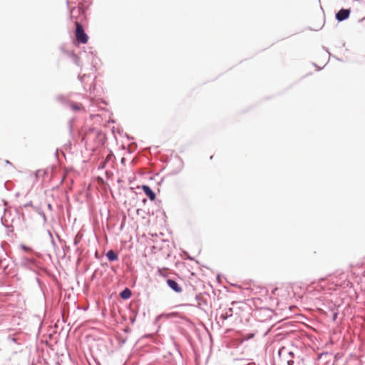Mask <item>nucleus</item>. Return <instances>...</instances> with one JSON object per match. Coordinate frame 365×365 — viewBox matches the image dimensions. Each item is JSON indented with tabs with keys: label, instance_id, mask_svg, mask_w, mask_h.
I'll return each instance as SVG.
<instances>
[{
	"label": "nucleus",
	"instance_id": "obj_1",
	"mask_svg": "<svg viewBox=\"0 0 365 365\" xmlns=\"http://www.w3.org/2000/svg\"><path fill=\"white\" fill-rule=\"evenodd\" d=\"M78 78L81 81L83 90L92 94L96 89L95 79L96 76L92 73L78 75Z\"/></svg>",
	"mask_w": 365,
	"mask_h": 365
},
{
	"label": "nucleus",
	"instance_id": "obj_2",
	"mask_svg": "<svg viewBox=\"0 0 365 365\" xmlns=\"http://www.w3.org/2000/svg\"><path fill=\"white\" fill-rule=\"evenodd\" d=\"M75 38L76 40L80 43L85 44L88 41V36L85 32L83 26L78 21H75Z\"/></svg>",
	"mask_w": 365,
	"mask_h": 365
},
{
	"label": "nucleus",
	"instance_id": "obj_3",
	"mask_svg": "<svg viewBox=\"0 0 365 365\" xmlns=\"http://www.w3.org/2000/svg\"><path fill=\"white\" fill-rule=\"evenodd\" d=\"M19 264L21 267L29 269L36 272V269L38 268V262L36 259L31 257H28L26 256H22L20 259Z\"/></svg>",
	"mask_w": 365,
	"mask_h": 365
},
{
	"label": "nucleus",
	"instance_id": "obj_4",
	"mask_svg": "<svg viewBox=\"0 0 365 365\" xmlns=\"http://www.w3.org/2000/svg\"><path fill=\"white\" fill-rule=\"evenodd\" d=\"M348 276L346 273L342 272L339 275H336L332 278L333 283L335 284L336 286L346 287L349 285L350 282L348 280Z\"/></svg>",
	"mask_w": 365,
	"mask_h": 365
},
{
	"label": "nucleus",
	"instance_id": "obj_5",
	"mask_svg": "<svg viewBox=\"0 0 365 365\" xmlns=\"http://www.w3.org/2000/svg\"><path fill=\"white\" fill-rule=\"evenodd\" d=\"M168 315L171 317H176L178 319H179V320L177 321L179 323H182L190 328L194 327V323L189 318H187L186 316L183 314H180L177 312H172Z\"/></svg>",
	"mask_w": 365,
	"mask_h": 365
},
{
	"label": "nucleus",
	"instance_id": "obj_6",
	"mask_svg": "<svg viewBox=\"0 0 365 365\" xmlns=\"http://www.w3.org/2000/svg\"><path fill=\"white\" fill-rule=\"evenodd\" d=\"M351 9H341L335 14V19L338 22H341L350 16Z\"/></svg>",
	"mask_w": 365,
	"mask_h": 365
},
{
	"label": "nucleus",
	"instance_id": "obj_7",
	"mask_svg": "<svg viewBox=\"0 0 365 365\" xmlns=\"http://www.w3.org/2000/svg\"><path fill=\"white\" fill-rule=\"evenodd\" d=\"M166 284L170 289H171L175 293H180L182 292V287L178 282L174 279L168 278L166 279Z\"/></svg>",
	"mask_w": 365,
	"mask_h": 365
},
{
	"label": "nucleus",
	"instance_id": "obj_8",
	"mask_svg": "<svg viewBox=\"0 0 365 365\" xmlns=\"http://www.w3.org/2000/svg\"><path fill=\"white\" fill-rule=\"evenodd\" d=\"M61 50L64 53H66L68 56H69L73 62L78 66H81V63H80V58L79 57L74 53L73 51H69V50H66L65 49V48L63 46H61Z\"/></svg>",
	"mask_w": 365,
	"mask_h": 365
},
{
	"label": "nucleus",
	"instance_id": "obj_9",
	"mask_svg": "<svg viewBox=\"0 0 365 365\" xmlns=\"http://www.w3.org/2000/svg\"><path fill=\"white\" fill-rule=\"evenodd\" d=\"M141 188L145 193V195L149 198L150 201H153L156 198L155 192L152 190V188L148 185H143Z\"/></svg>",
	"mask_w": 365,
	"mask_h": 365
},
{
	"label": "nucleus",
	"instance_id": "obj_10",
	"mask_svg": "<svg viewBox=\"0 0 365 365\" xmlns=\"http://www.w3.org/2000/svg\"><path fill=\"white\" fill-rule=\"evenodd\" d=\"M56 101L61 103L63 107H68L71 101L70 100V97L68 96H65L63 94H58L56 96Z\"/></svg>",
	"mask_w": 365,
	"mask_h": 365
},
{
	"label": "nucleus",
	"instance_id": "obj_11",
	"mask_svg": "<svg viewBox=\"0 0 365 365\" xmlns=\"http://www.w3.org/2000/svg\"><path fill=\"white\" fill-rule=\"evenodd\" d=\"M8 212H9L8 210L5 209V210H4V216H5V217H2L1 218V222L2 225L4 226L6 228L7 232H12L14 231V225L12 224H9L8 223V220L6 218V215Z\"/></svg>",
	"mask_w": 365,
	"mask_h": 365
},
{
	"label": "nucleus",
	"instance_id": "obj_12",
	"mask_svg": "<svg viewBox=\"0 0 365 365\" xmlns=\"http://www.w3.org/2000/svg\"><path fill=\"white\" fill-rule=\"evenodd\" d=\"M233 315V309L232 308H227L225 309L222 311V313L220 316V319H222V322L227 320V319L232 317Z\"/></svg>",
	"mask_w": 365,
	"mask_h": 365
},
{
	"label": "nucleus",
	"instance_id": "obj_13",
	"mask_svg": "<svg viewBox=\"0 0 365 365\" xmlns=\"http://www.w3.org/2000/svg\"><path fill=\"white\" fill-rule=\"evenodd\" d=\"M119 296L122 299L127 300L131 297L132 291L129 288L125 287L119 293Z\"/></svg>",
	"mask_w": 365,
	"mask_h": 365
},
{
	"label": "nucleus",
	"instance_id": "obj_14",
	"mask_svg": "<svg viewBox=\"0 0 365 365\" xmlns=\"http://www.w3.org/2000/svg\"><path fill=\"white\" fill-rule=\"evenodd\" d=\"M106 256L109 262H115L118 259V255L113 250H108Z\"/></svg>",
	"mask_w": 365,
	"mask_h": 365
},
{
	"label": "nucleus",
	"instance_id": "obj_15",
	"mask_svg": "<svg viewBox=\"0 0 365 365\" xmlns=\"http://www.w3.org/2000/svg\"><path fill=\"white\" fill-rule=\"evenodd\" d=\"M353 274L356 276V277H360L361 281L363 280V278H365V267L361 268L359 267L353 271Z\"/></svg>",
	"mask_w": 365,
	"mask_h": 365
},
{
	"label": "nucleus",
	"instance_id": "obj_16",
	"mask_svg": "<svg viewBox=\"0 0 365 365\" xmlns=\"http://www.w3.org/2000/svg\"><path fill=\"white\" fill-rule=\"evenodd\" d=\"M333 309H331V312H330L331 318L332 321H336L339 314V305L336 306V304H332Z\"/></svg>",
	"mask_w": 365,
	"mask_h": 365
},
{
	"label": "nucleus",
	"instance_id": "obj_17",
	"mask_svg": "<svg viewBox=\"0 0 365 365\" xmlns=\"http://www.w3.org/2000/svg\"><path fill=\"white\" fill-rule=\"evenodd\" d=\"M68 107L74 112L79 111L82 109L83 106L81 103H76L71 101Z\"/></svg>",
	"mask_w": 365,
	"mask_h": 365
},
{
	"label": "nucleus",
	"instance_id": "obj_18",
	"mask_svg": "<svg viewBox=\"0 0 365 365\" xmlns=\"http://www.w3.org/2000/svg\"><path fill=\"white\" fill-rule=\"evenodd\" d=\"M34 210L42 217L43 222H46L47 221V217L44 212L41 209L40 207H34Z\"/></svg>",
	"mask_w": 365,
	"mask_h": 365
},
{
	"label": "nucleus",
	"instance_id": "obj_19",
	"mask_svg": "<svg viewBox=\"0 0 365 365\" xmlns=\"http://www.w3.org/2000/svg\"><path fill=\"white\" fill-rule=\"evenodd\" d=\"M195 300L198 302L199 307H201L202 305H207V301L205 299H203L201 294H197L195 296Z\"/></svg>",
	"mask_w": 365,
	"mask_h": 365
},
{
	"label": "nucleus",
	"instance_id": "obj_20",
	"mask_svg": "<svg viewBox=\"0 0 365 365\" xmlns=\"http://www.w3.org/2000/svg\"><path fill=\"white\" fill-rule=\"evenodd\" d=\"M15 212L19 220H22L24 222L26 221L25 215L23 212H20L19 208L15 209Z\"/></svg>",
	"mask_w": 365,
	"mask_h": 365
},
{
	"label": "nucleus",
	"instance_id": "obj_21",
	"mask_svg": "<svg viewBox=\"0 0 365 365\" xmlns=\"http://www.w3.org/2000/svg\"><path fill=\"white\" fill-rule=\"evenodd\" d=\"M82 237L83 235H81L80 232H78L73 239V245L77 246L80 243Z\"/></svg>",
	"mask_w": 365,
	"mask_h": 365
},
{
	"label": "nucleus",
	"instance_id": "obj_22",
	"mask_svg": "<svg viewBox=\"0 0 365 365\" xmlns=\"http://www.w3.org/2000/svg\"><path fill=\"white\" fill-rule=\"evenodd\" d=\"M6 317V314L4 310H2L1 307H0V327L5 322Z\"/></svg>",
	"mask_w": 365,
	"mask_h": 365
},
{
	"label": "nucleus",
	"instance_id": "obj_23",
	"mask_svg": "<svg viewBox=\"0 0 365 365\" xmlns=\"http://www.w3.org/2000/svg\"><path fill=\"white\" fill-rule=\"evenodd\" d=\"M255 333H247L243 334L242 338L244 340H250L252 339L255 336Z\"/></svg>",
	"mask_w": 365,
	"mask_h": 365
},
{
	"label": "nucleus",
	"instance_id": "obj_24",
	"mask_svg": "<svg viewBox=\"0 0 365 365\" xmlns=\"http://www.w3.org/2000/svg\"><path fill=\"white\" fill-rule=\"evenodd\" d=\"M20 247L24 251V252H33V250L32 248H31L30 247H28L24 244H21L20 245Z\"/></svg>",
	"mask_w": 365,
	"mask_h": 365
},
{
	"label": "nucleus",
	"instance_id": "obj_25",
	"mask_svg": "<svg viewBox=\"0 0 365 365\" xmlns=\"http://www.w3.org/2000/svg\"><path fill=\"white\" fill-rule=\"evenodd\" d=\"M72 122H73L72 119L69 120L68 122L70 133H72V132H73Z\"/></svg>",
	"mask_w": 365,
	"mask_h": 365
},
{
	"label": "nucleus",
	"instance_id": "obj_26",
	"mask_svg": "<svg viewBox=\"0 0 365 365\" xmlns=\"http://www.w3.org/2000/svg\"><path fill=\"white\" fill-rule=\"evenodd\" d=\"M31 207L34 208V207H35L34 205H33V202L31 200H30L29 202L25 203L24 205H23V207Z\"/></svg>",
	"mask_w": 365,
	"mask_h": 365
},
{
	"label": "nucleus",
	"instance_id": "obj_27",
	"mask_svg": "<svg viewBox=\"0 0 365 365\" xmlns=\"http://www.w3.org/2000/svg\"><path fill=\"white\" fill-rule=\"evenodd\" d=\"M106 161L101 162L98 165V169H103L106 167Z\"/></svg>",
	"mask_w": 365,
	"mask_h": 365
},
{
	"label": "nucleus",
	"instance_id": "obj_28",
	"mask_svg": "<svg viewBox=\"0 0 365 365\" xmlns=\"http://www.w3.org/2000/svg\"><path fill=\"white\" fill-rule=\"evenodd\" d=\"M8 339H9V340H11V341H12L13 342H15V343H16V341H17V339H16L14 336H11V335H9V336H8Z\"/></svg>",
	"mask_w": 365,
	"mask_h": 365
},
{
	"label": "nucleus",
	"instance_id": "obj_29",
	"mask_svg": "<svg viewBox=\"0 0 365 365\" xmlns=\"http://www.w3.org/2000/svg\"><path fill=\"white\" fill-rule=\"evenodd\" d=\"M135 318H136V314L132 317L130 318V323L131 324H133L135 321Z\"/></svg>",
	"mask_w": 365,
	"mask_h": 365
},
{
	"label": "nucleus",
	"instance_id": "obj_30",
	"mask_svg": "<svg viewBox=\"0 0 365 365\" xmlns=\"http://www.w3.org/2000/svg\"><path fill=\"white\" fill-rule=\"evenodd\" d=\"M332 304H334L332 302H330L328 304V308H329L330 312H331V309H334L333 307H332Z\"/></svg>",
	"mask_w": 365,
	"mask_h": 365
},
{
	"label": "nucleus",
	"instance_id": "obj_31",
	"mask_svg": "<svg viewBox=\"0 0 365 365\" xmlns=\"http://www.w3.org/2000/svg\"><path fill=\"white\" fill-rule=\"evenodd\" d=\"M294 362L292 359H289L287 362V365H294Z\"/></svg>",
	"mask_w": 365,
	"mask_h": 365
},
{
	"label": "nucleus",
	"instance_id": "obj_32",
	"mask_svg": "<svg viewBox=\"0 0 365 365\" xmlns=\"http://www.w3.org/2000/svg\"><path fill=\"white\" fill-rule=\"evenodd\" d=\"M113 157V154L112 153H110L108 156H107V159L106 160H109L110 159H111Z\"/></svg>",
	"mask_w": 365,
	"mask_h": 365
},
{
	"label": "nucleus",
	"instance_id": "obj_33",
	"mask_svg": "<svg viewBox=\"0 0 365 365\" xmlns=\"http://www.w3.org/2000/svg\"><path fill=\"white\" fill-rule=\"evenodd\" d=\"M176 350H177V351H178V354H179V356H180V358H182V353H181V351H180V350L179 349V348H178V347H176Z\"/></svg>",
	"mask_w": 365,
	"mask_h": 365
},
{
	"label": "nucleus",
	"instance_id": "obj_34",
	"mask_svg": "<svg viewBox=\"0 0 365 365\" xmlns=\"http://www.w3.org/2000/svg\"><path fill=\"white\" fill-rule=\"evenodd\" d=\"M51 242L52 245H53L54 247H56V242H55V240H54V239H53V238H51Z\"/></svg>",
	"mask_w": 365,
	"mask_h": 365
},
{
	"label": "nucleus",
	"instance_id": "obj_35",
	"mask_svg": "<svg viewBox=\"0 0 365 365\" xmlns=\"http://www.w3.org/2000/svg\"><path fill=\"white\" fill-rule=\"evenodd\" d=\"M47 207H48V209L49 210H53V207H52V205H51V203H48V204H47Z\"/></svg>",
	"mask_w": 365,
	"mask_h": 365
},
{
	"label": "nucleus",
	"instance_id": "obj_36",
	"mask_svg": "<svg viewBox=\"0 0 365 365\" xmlns=\"http://www.w3.org/2000/svg\"><path fill=\"white\" fill-rule=\"evenodd\" d=\"M96 273H97V270H95L93 274H92L91 276V279H93L96 275Z\"/></svg>",
	"mask_w": 365,
	"mask_h": 365
},
{
	"label": "nucleus",
	"instance_id": "obj_37",
	"mask_svg": "<svg viewBox=\"0 0 365 365\" xmlns=\"http://www.w3.org/2000/svg\"><path fill=\"white\" fill-rule=\"evenodd\" d=\"M285 351V348L284 347H282V349H280L279 350V354L280 355L282 354V352L284 351Z\"/></svg>",
	"mask_w": 365,
	"mask_h": 365
},
{
	"label": "nucleus",
	"instance_id": "obj_38",
	"mask_svg": "<svg viewBox=\"0 0 365 365\" xmlns=\"http://www.w3.org/2000/svg\"><path fill=\"white\" fill-rule=\"evenodd\" d=\"M48 235H49V237H50V238H51H51H53V235H52V232H51L50 230H48Z\"/></svg>",
	"mask_w": 365,
	"mask_h": 365
},
{
	"label": "nucleus",
	"instance_id": "obj_39",
	"mask_svg": "<svg viewBox=\"0 0 365 365\" xmlns=\"http://www.w3.org/2000/svg\"><path fill=\"white\" fill-rule=\"evenodd\" d=\"M5 163L7 164V165H10L13 166L12 163L9 160H5Z\"/></svg>",
	"mask_w": 365,
	"mask_h": 365
},
{
	"label": "nucleus",
	"instance_id": "obj_40",
	"mask_svg": "<svg viewBox=\"0 0 365 365\" xmlns=\"http://www.w3.org/2000/svg\"><path fill=\"white\" fill-rule=\"evenodd\" d=\"M64 250H65V251L68 252L70 250V247L69 246H65Z\"/></svg>",
	"mask_w": 365,
	"mask_h": 365
},
{
	"label": "nucleus",
	"instance_id": "obj_41",
	"mask_svg": "<svg viewBox=\"0 0 365 365\" xmlns=\"http://www.w3.org/2000/svg\"><path fill=\"white\" fill-rule=\"evenodd\" d=\"M125 158H121V160H120V163H121L122 164H124V163H125Z\"/></svg>",
	"mask_w": 365,
	"mask_h": 365
},
{
	"label": "nucleus",
	"instance_id": "obj_42",
	"mask_svg": "<svg viewBox=\"0 0 365 365\" xmlns=\"http://www.w3.org/2000/svg\"><path fill=\"white\" fill-rule=\"evenodd\" d=\"M288 354L291 356L292 357L294 356V353L292 351H288Z\"/></svg>",
	"mask_w": 365,
	"mask_h": 365
},
{
	"label": "nucleus",
	"instance_id": "obj_43",
	"mask_svg": "<svg viewBox=\"0 0 365 365\" xmlns=\"http://www.w3.org/2000/svg\"><path fill=\"white\" fill-rule=\"evenodd\" d=\"M162 317V314L158 315L155 319V322Z\"/></svg>",
	"mask_w": 365,
	"mask_h": 365
},
{
	"label": "nucleus",
	"instance_id": "obj_44",
	"mask_svg": "<svg viewBox=\"0 0 365 365\" xmlns=\"http://www.w3.org/2000/svg\"><path fill=\"white\" fill-rule=\"evenodd\" d=\"M91 70L95 71H96V68H95V66H91Z\"/></svg>",
	"mask_w": 365,
	"mask_h": 365
},
{
	"label": "nucleus",
	"instance_id": "obj_45",
	"mask_svg": "<svg viewBox=\"0 0 365 365\" xmlns=\"http://www.w3.org/2000/svg\"><path fill=\"white\" fill-rule=\"evenodd\" d=\"M146 202H147V199H146V198H144V199L143 200V203H145Z\"/></svg>",
	"mask_w": 365,
	"mask_h": 365
},
{
	"label": "nucleus",
	"instance_id": "obj_46",
	"mask_svg": "<svg viewBox=\"0 0 365 365\" xmlns=\"http://www.w3.org/2000/svg\"><path fill=\"white\" fill-rule=\"evenodd\" d=\"M36 282H37L38 284H40L41 281H40L39 278H36Z\"/></svg>",
	"mask_w": 365,
	"mask_h": 365
},
{
	"label": "nucleus",
	"instance_id": "obj_47",
	"mask_svg": "<svg viewBox=\"0 0 365 365\" xmlns=\"http://www.w3.org/2000/svg\"><path fill=\"white\" fill-rule=\"evenodd\" d=\"M97 364H98V365H100V363L98 362Z\"/></svg>",
	"mask_w": 365,
	"mask_h": 365
}]
</instances>
